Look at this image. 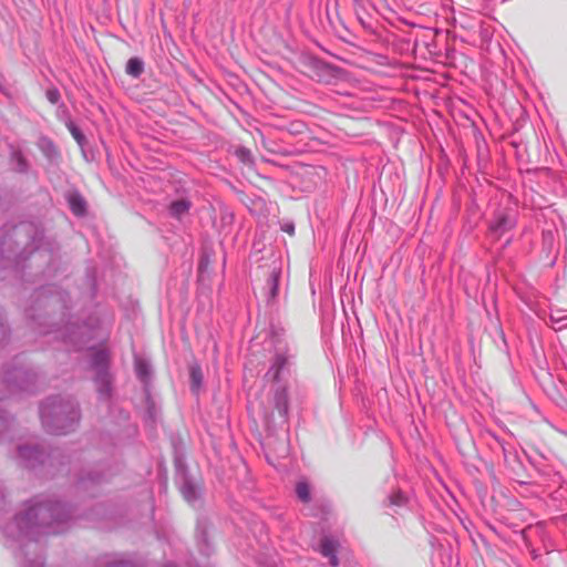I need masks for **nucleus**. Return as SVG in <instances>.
Here are the masks:
<instances>
[{"mask_svg": "<svg viewBox=\"0 0 567 567\" xmlns=\"http://www.w3.org/2000/svg\"><path fill=\"white\" fill-rule=\"evenodd\" d=\"M70 518L69 507L60 502L37 499L27 503L24 509L2 527L3 545L21 550L20 567H43L41 556L35 554L39 537L63 532V525Z\"/></svg>", "mask_w": 567, "mask_h": 567, "instance_id": "nucleus-1", "label": "nucleus"}, {"mask_svg": "<svg viewBox=\"0 0 567 567\" xmlns=\"http://www.w3.org/2000/svg\"><path fill=\"white\" fill-rule=\"evenodd\" d=\"M40 417L48 433L54 435L68 434L79 423V406L71 398L52 396L41 404Z\"/></svg>", "mask_w": 567, "mask_h": 567, "instance_id": "nucleus-2", "label": "nucleus"}, {"mask_svg": "<svg viewBox=\"0 0 567 567\" xmlns=\"http://www.w3.org/2000/svg\"><path fill=\"white\" fill-rule=\"evenodd\" d=\"M269 334L274 347V357L267 377L279 383L290 372L296 357V348L285 338L284 328L271 324Z\"/></svg>", "mask_w": 567, "mask_h": 567, "instance_id": "nucleus-3", "label": "nucleus"}, {"mask_svg": "<svg viewBox=\"0 0 567 567\" xmlns=\"http://www.w3.org/2000/svg\"><path fill=\"white\" fill-rule=\"evenodd\" d=\"M179 476L183 478L179 492L184 501L195 511L203 509L205 504V487L203 478L188 475L186 466L181 458Z\"/></svg>", "mask_w": 567, "mask_h": 567, "instance_id": "nucleus-4", "label": "nucleus"}, {"mask_svg": "<svg viewBox=\"0 0 567 567\" xmlns=\"http://www.w3.org/2000/svg\"><path fill=\"white\" fill-rule=\"evenodd\" d=\"M91 367L95 371L94 383L100 399H109L112 392V378L109 372V353L102 349L94 350L91 354Z\"/></svg>", "mask_w": 567, "mask_h": 567, "instance_id": "nucleus-5", "label": "nucleus"}, {"mask_svg": "<svg viewBox=\"0 0 567 567\" xmlns=\"http://www.w3.org/2000/svg\"><path fill=\"white\" fill-rule=\"evenodd\" d=\"M516 225V210L509 207H498L487 221V236L492 240H499L512 231Z\"/></svg>", "mask_w": 567, "mask_h": 567, "instance_id": "nucleus-6", "label": "nucleus"}, {"mask_svg": "<svg viewBox=\"0 0 567 567\" xmlns=\"http://www.w3.org/2000/svg\"><path fill=\"white\" fill-rule=\"evenodd\" d=\"M494 439L499 444L503 456H504V463L505 466L511 475V477L519 485L525 486L528 485L529 482L526 480H523L524 477H527L526 475V468L525 465L522 462L520 456L518 455L517 451L507 445L504 441L498 439L496 435H494Z\"/></svg>", "mask_w": 567, "mask_h": 567, "instance_id": "nucleus-7", "label": "nucleus"}, {"mask_svg": "<svg viewBox=\"0 0 567 567\" xmlns=\"http://www.w3.org/2000/svg\"><path fill=\"white\" fill-rule=\"evenodd\" d=\"M523 453L538 475L548 474V467L558 463L550 451H540L539 449L532 446L529 450H524Z\"/></svg>", "mask_w": 567, "mask_h": 567, "instance_id": "nucleus-8", "label": "nucleus"}, {"mask_svg": "<svg viewBox=\"0 0 567 567\" xmlns=\"http://www.w3.org/2000/svg\"><path fill=\"white\" fill-rule=\"evenodd\" d=\"M547 473L548 474H539V477L543 480L544 484L548 487L558 486V488L551 493V498L554 501L566 498L567 481L564 478L560 470L558 468V463L548 467Z\"/></svg>", "mask_w": 567, "mask_h": 567, "instance_id": "nucleus-9", "label": "nucleus"}, {"mask_svg": "<svg viewBox=\"0 0 567 567\" xmlns=\"http://www.w3.org/2000/svg\"><path fill=\"white\" fill-rule=\"evenodd\" d=\"M32 378L33 375L29 371L19 368L8 372L7 375L4 377L3 382L7 384L9 391L12 394L16 393L17 391L31 392Z\"/></svg>", "mask_w": 567, "mask_h": 567, "instance_id": "nucleus-10", "label": "nucleus"}, {"mask_svg": "<svg viewBox=\"0 0 567 567\" xmlns=\"http://www.w3.org/2000/svg\"><path fill=\"white\" fill-rule=\"evenodd\" d=\"M340 547L339 540L330 535L321 537L318 546V551L326 558L329 559V564L332 567L339 565L338 549Z\"/></svg>", "mask_w": 567, "mask_h": 567, "instance_id": "nucleus-11", "label": "nucleus"}, {"mask_svg": "<svg viewBox=\"0 0 567 567\" xmlns=\"http://www.w3.org/2000/svg\"><path fill=\"white\" fill-rule=\"evenodd\" d=\"M18 457L25 467H35L38 464L44 463V452L38 446H19Z\"/></svg>", "mask_w": 567, "mask_h": 567, "instance_id": "nucleus-12", "label": "nucleus"}, {"mask_svg": "<svg viewBox=\"0 0 567 567\" xmlns=\"http://www.w3.org/2000/svg\"><path fill=\"white\" fill-rule=\"evenodd\" d=\"M282 269L281 266L274 262L270 268L265 290L267 303H274L278 297L279 282L281 278Z\"/></svg>", "mask_w": 567, "mask_h": 567, "instance_id": "nucleus-13", "label": "nucleus"}, {"mask_svg": "<svg viewBox=\"0 0 567 567\" xmlns=\"http://www.w3.org/2000/svg\"><path fill=\"white\" fill-rule=\"evenodd\" d=\"M209 522L205 516H198L196 520L195 536L199 550L208 556L212 553V545L208 538Z\"/></svg>", "mask_w": 567, "mask_h": 567, "instance_id": "nucleus-14", "label": "nucleus"}, {"mask_svg": "<svg viewBox=\"0 0 567 567\" xmlns=\"http://www.w3.org/2000/svg\"><path fill=\"white\" fill-rule=\"evenodd\" d=\"M189 389L198 398L204 389V372L197 360L188 363Z\"/></svg>", "mask_w": 567, "mask_h": 567, "instance_id": "nucleus-15", "label": "nucleus"}, {"mask_svg": "<svg viewBox=\"0 0 567 567\" xmlns=\"http://www.w3.org/2000/svg\"><path fill=\"white\" fill-rule=\"evenodd\" d=\"M274 406L278 411L284 422L288 420L289 399L288 391L285 385H279L274 392Z\"/></svg>", "mask_w": 567, "mask_h": 567, "instance_id": "nucleus-16", "label": "nucleus"}, {"mask_svg": "<svg viewBox=\"0 0 567 567\" xmlns=\"http://www.w3.org/2000/svg\"><path fill=\"white\" fill-rule=\"evenodd\" d=\"M229 152L245 166H254L255 158L249 148L246 146H233Z\"/></svg>", "mask_w": 567, "mask_h": 567, "instance_id": "nucleus-17", "label": "nucleus"}, {"mask_svg": "<svg viewBox=\"0 0 567 567\" xmlns=\"http://www.w3.org/2000/svg\"><path fill=\"white\" fill-rule=\"evenodd\" d=\"M38 146L49 161H54L58 158L59 152L50 138L41 137L38 142Z\"/></svg>", "mask_w": 567, "mask_h": 567, "instance_id": "nucleus-18", "label": "nucleus"}, {"mask_svg": "<svg viewBox=\"0 0 567 567\" xmlns=\"http://www.w3.org/2000/svg\"><path fill=\"white\" fill-rule=\"evenodd\" d=\"M135 371H136L137 378L143 383H147L148 380L151 379L152 368L146 360H144L142 358H136L135 359Z\"/></svg>", "mask_w": 567, "mask_h": 567, "instance_id": "nucleus-19", "label": "nucleus"}, {"mask_svg": "<svg viewBox=\"0 0 567 567\" xmlns=\"http://www.w3.org/2000/svg\"><path fill=\"white\" fill-rule=\"evenodd\" d=\"M292 136H300L308 133V126L303 121H291L282 127Z\"/></svg>", "mask_w": 567, "mask_h": 567, "instance_id": "nucleus-20", "label": "nucleus"}, {"mask_svg": "<svg viewBox=\"0 0 567 567\" xmlns=\"http://www.w3.org/2000/svg\"><path fill=\"white\" fill-rule=\"evenodd\" d=\"M69 205H70L71 210L78 216H81L85 213V208H86L85 200L79 194H72L69 197Z\"/></svg>", "mask_w": 567, "mask_h": 567, "instance_id": "nucleus-21", "label": "nucleus"}, {"mask_svg": "<svg viewBox=\"0 0 567 567\" xmlns=\"http://www.w3.org/2000/svg\"><path fill=\"white\" fill-rule=\"evenodd\" d=\"M144 71V63L140 58H131L126 64V73L133 78H138Z\"/></svg>", "mask_w": 567, "mask_h": 567, "instance_id": "nucleus-22", "label": "nucleus"}, {"mask_svg": "<svg viewBox=\"0 0 567 567\" xmlns=\"http://www.w3.org/2000/svg\"><path fill=\"white\" fill-rule=\"evenodd\" d=\"M296 494L302 503H308L311 499L310 486L307 482L300 481L296 485Z\"/></svg>", "mask_w": 567, "mask_h": 567, "instance_id": "nucleus-23", "label": "nucleus"}, {"mask_svg": "<svg viewBox=\"0 0 567 567\" xmlns=\"http://www.w3.org/2000/svg\"><path fill=\"white\" fill-rule=\"evenodd\" d=\"M406 496L401 491H395L386 497V504L389 506H404L406 504Z\"/></svg>", "mask_w": 567, "mask_h": 567, "instance_id": "nucleus-24", "label": "nucleus"}, {"mask_svg": "<svg viewBox=\"0 0 567 567\" xmlns=\"http://www.w3.org/2000/svg\"><path fill=\"white\" fill-rule=\"evenodd\" d=\"M12 163L14 171L24 173L28 171V163L20 152L12 153Z\"/></svg>", "mask_w": 567, "mask_h": 567, "instance_id": "nucleus-25", "label": "nucleus"}, {"mask_svg": "<svg viewBox=\"0 0 567 567\" xmlns=\"http://www.w3.org/2000/svg\"><path fill=\"white\" fill-rule=\"evenodd\" d=\"M461 39L463 42L472 44V45H476L477 42H480V47L482 49H486V50H489V47L493 44V40H494V38H492V37H488V38H461Z\"/></svg>", "mask_w": 567, "mask_h": 567, "instance_id": "nucleus-26", "label": "nucleus"}, {"mask_svg": "<svg viewBox=\"0 0 567 567\" xmlns=\"http://www.w3.org/2000/svg\"><path fill=\"white\" fill-rule=\"evenodd\" d=\"M66 127L70 131L71 135L76 141V143L80 146H83L85 144L86 140H85L84 134L81 132V130L72 121H69L66 123Z\"/></svg>", "mask_w": 567, "mask_h": 567, "instance_id": "nucleus-27", "label": "nucleus"}, {"mask_svg": "<svg viewBox=\"0 0 567 567\" xmlns=\"http://www.w3.org/2000/svg\"><path fill=\"white\" fill-rule=\"evenodd\" d=\"M210 275H212V271H207V272L198 271L197 282H198V286L202 291H205V290L209 291L212 289Z\"/></svg>", "mask_w": 567, "mask_h": 567, "instance_id": "nucleus-28", "label": "nucleus"}, {"mask_svg": "<svg viewBox=\"0 0 567 567\" xmlns=\"http://www.w3.org/2000/svg\"><path fill=\"white\" fill-rule=\"evenodd\" d=\"M212 258L207 251H203L198 262V271H212L210 269Z\"/></svg>", "mask_w": 567, "mask_h": 567, "instance_id": "nucleus-29", "label": "nucleus"}, {"mask_svg": "<svg viewBox=\"0 0 567 567\" xmlns=\"http://www.w3.org/2000/svg\"><path fill=\"white\" fill-rule=\"evenodd\" d=\"M102 565L104 567H134L131 561L111 559H106V561L102 563Z\"/></svg>", "mask_w": 567, "mask_h": 567, "instance_id": "nucleus-30", "label": "nucleus"}, {"mask_svg": "<svg viewBox=\"0 0 567 567\" xmlns=\"http://www.w3.org/2000/svg\"><path fill=\"white\" fill-rule=\"evenodd\" d=\"M190 207V200L179 195V220L182 219V215L187 213Z\"/></svg>", "mask_w": 567, "mask_h": 567, "instance_id": "nucleus-31", "label": "nucleus"}, {"mask_svg": "<svg viewBox=\"0 0 567 567\" xmlns=\"http://www.w3.org/2000/svg\"><path fill=\"white\" fill-rule=\"evenodd\" d=\"M47 99L50 103L56 104L60 101V92L58 89L52 87L47 91Z\"/></svg>", "mask_w": 567, "mask_h": 567, "instance_id": "nucleus-32", "label": "nucleus"}, {"mask_svg": "<svg viewBox=\"0 0 567 567\" xmlns=\"http://www.w3.org/2000/svg\"><path fill=\"white\" fill-rule=\"evenodd\" d=\"M42 254H43V251L41 249L33 250L29 255H25L24 251H23V252H21L19 258L20 259H28V258L38 259V258H40L42 256Z\"/></svg>", "mask_w": 567, "mask_h": 567, "instance_id": "nucleus-33", "label": "nucleus"}, {"mask_svg": "<svg viewBox=\"0 0 567 567\" xmlns=\"http://www.w3.org/2000/svg\"><path fill=\"white\" fill-rule=\"evenodd\" d=\"M281 230L292 236L295 234V224L292 221H286L281 225Z\"/></svg>", "mask_w": 567, "mask_h": 567, "instance_id": "nucleus-34", "label": "nucleus"}, {"mask_svg": "<svg viewBox=\"0 0 567 567\" xmlns=\"http://www.w3.org/2000/svg\"><path fill=\"white\" fill-rule=\"evenodd\" d=\"M9 422L6 416L0 412V436L7 431Z\"/></svg>", "mask_w": 567, "mask_h": 567, "instance_id": "nucleus-35", "label": "nucleus"}, {"mask_svg": "<svg viewBox=\"0 0 567 567\" xmlns=\"http://www.w3.org/2000/svg\"><path fill=\"white\" fill-rule=\"evenodd\" d=\"M169 214L175 217L177 216V202H172L169 205Z\"/></svg>", "mask_w": 567, "mask_h": 567, "instance_id": "nucleus-36", "label": "nucleus"}, {"mask_svg": "<svg viewBox=\"0 0 567 567\" xmlns=\"http://www.w3.org/2000/svg\"><path fill=\"white\" fill-rule=\"evenodd\" d=\"M28 226L27 225H20L14 229V235L18 237L21 233H25Z\"/></svg>", "mask_w": 567, "mask_h": 567, "instance_id": "nucleus-37", "label": "nucleus"}, {"mask_svg": "<svg viewBox=\"0 0 567 567\" xmlns=\"http://www.w3.org/2000/svg\"><path fill=\"white\" fill-rule=\"evenodd\" d=\"M87 480L92 481V482H99L100 481V476L97 474H94V475L89 474Z\"/></svg>", "mask_w": 567, "mask_h": 567, "instance_id": "nucleus-38", "label": "nucleus"}, {"mask_svg": "<svg viewBox=\"0 0 567 567\" xmlns=\"http://www.w3.org/2000/svg\"><path fill=\"white\" fill-rule=\"evenodd\" d=\"M495 49H496L501 54H504V50H503V48H502V44H501L498 41H496V42H495Z\"/></svg>", "mask_w": 567, "mask_h": 567, "instance_id": "nucleus-39", "label": "nucleus"}, {"mask_svg": "<svg viewBox=\"0 0 567 567\" xmlns=\"http://www.w3.org/2000/svg\"><path fill=\"white\" fill-rule=\"evenodd\" d=\"M499 338L502 340V343L506 347V339H505L504 331L502 329L499 330Z\"/></svg>", "mask_w": 567, "mask_h": 567, "instance_id": "nucleus-40", "label": "nucleus"}, {"mask_svg": "<svg viewBox=\"0 0 567 567\" xmlns=\"http://www.w3.org/2000/svg\"><path fill=\"white\" fill-rule=\"evenodd\" d=\"M512 240H513L512 236L507 237L505 243H504V247L508 246L512 243Z\"/></svg>", "mask_w": 567, "mask_h": 567, "instance_id": "nucleus-41", "label": "nucleus"}, {"mask_svg": "<svg viewBox=\"0 0 567 567\" xmlns=\"http://www.w3.org/2000/svg\"><path fill=\"white\" fill-rule=\"evenodd\" d=\"M174 463L177 466V455L174 456Z\"/></svg>", "mask_w": 567, "mask_h": 567, "instance_id": "nucleus-42", "label": "nucleus"}]
</instances>
